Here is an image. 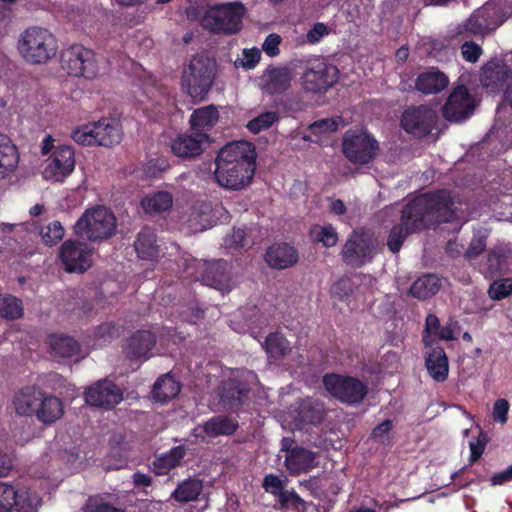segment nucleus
Instances as JSON below:
<instances>
[{
  "label": "nucleus",
  "mask_w": 512,
  "mask_h": 512,
  "mask_svg": "<svg viewBox=\"0 0 512 512\" xmlns=\"http://www.w3.org/2000/svg\"><path fill=\"white\" fill-rule=\"evenodd\" d=\"M18 50L28 63L44 64L56 55L57 41L47 29L32 27L21 34Z\"/></svg>",
  "instance_id": "nucleus-3"
},
{
  "label": "nucleus",
  "mask_w": 512,
  "mask_h": 512,
  "mask_svg": "<svg viewBox=\"0 0 512 512\" xmlns=\"http://www.w3.org/2000/svg\"><path fill=\"white\" fill-rule=\"evenodd\" d=\"M248 389L239 381L229 379L219 388V402L224 409L236 410L242 406L247 398Z\"/></svg>",
  "instance_id": "nucleus-23"
},
{
  "label": "nucleus",
  "mask_w": 512,
  "mask_h": 512,
  "mask_svg": "<svg viewBox=\"0 0 512 512\" xmlns=\"http://www.w3.org/2000/svg\"><path fill=\"white\" fill-rule=\"evenodd\" d=\"M281 43V37L278 34L272 33L267 36L263 43V50L267 55L274 57L280 53L279 45Z\"/></svg>",
  "instance_id": "nucleus-60"
},
{
  "label": "nucleus",
  "mask_w": 512,
  "mask_h": 512,
  "mask_svg": "<svg viewBox=\"0 0 512 512\" xmlns=\"http://www.w3.org/2000/svg\"><path fill=\"white\" fill-rule=\"evenodd\" d=\"M264 348L266 352L275 359L285 357L291 351L289 342L278 333H272L267 336Z\"/></svg>",
  "instance_id": "nucleus-46"
},
{
  "label": "nucleus",
  "mask_w": 512,
  "mask_h": 512,
  "mask_svg": "<svg viewBox=\"0 0 512 512\" xmlns=\"http://www.w3.org/2000/svg\"><path fill=\"white\" fill-rule=\"evenodd\" d=\"M93 250L84 242L65 241L60 249V259L69 273H83L92 265Z\"/></svg>",
  "instance_id": "nucleus-15"
},
{
  "label": "nucleus",
  "mask_w": 512,
  "mask_h": 512,
  "mask_svg": "<svg viewBox=\"0 0 512 512\" xmlns=\"http://www.w3.org/2000/svg\"><path fill=\"white\" fill-rule=\"evenodd\" d=\"M402 126L416 136L429 134L437 122V113L427 106H418L407 109L402 117Z\"/></svg>",
  "instance_id": "nucleus-17"
},
{
  "label": "nucleus",
  "mask_w": 512,
  "mask_h": 512,
  "mask_svg": "<svg viewBox=\"0 0 512 512\" xmlns=\"http://www.w3.org/2000/svg\"><path fill=\"white\" fill-rule=\"evenodd\" d=\"M355 287L356 283L352 278L343 277L332 286L331 294L335 299L344 301L353 294Z\"/></svg>",
  "instance_id": "nucleus-50"
},
{
  "label": "nucleus",
  "mask_w": 512,
  "mask_h": 512,
  "mask_svg": "<svg viewBox=\"0 0 512 512\" xmlns=\"http://www.w3.org/2000/svg\"><path fill=\"white\" fill-rule=\"evenodd\" d=\"M86 512H126L117 508L99 497H90L85 505Z\"/></svg>",
  "instance_id": "nucleus-53"
},
{
  "label": "nucleus",
  "mask_w": 512,
  "mask_h": 512,
  "mask_svg": "<svg viewBox=\"0 0 512 512\" xmlns=\"http://www.w3.org/2000/svg\"><path fill=\"white\" fill-rule=\"evenodd\" d=\"M63 415V405L59 398L51 395L42 396L41 405L36 412L38 420L45 424H51Z\"/></svg>",
  "instance_id": "nucleus-35"
},
{
  "label": "nucleus",
  "mask_w": 512,
  "mask_h": 512,
  "mask_svg": "<svg viewBox=\"0 0 512 512\" xmlns=\"http://www.w3.org/2000/svg\"><path fill=\"white\" fill-rule=\"evenodd\" d=\"M72 138L81 145L111 147L120 143L122 131L118 120L105 118L77 128Z\"/></svg>",
  "instance_id": "nucleus-8"
},
{
  "label": "nucleus",
  "mask_w": 512,
  "mask_h": 512,
  "mask_svg": "<svg viewBox=\"0 0 512 512\" xmlns=\"http://www.w3.org/2000/svg\"><path fill=\"white\" fill-rule=\"evenodd\" d=\"M265 260L272 268L286 269L297 263L298 252L286 243L275 244L267 250Z\"/></svg>",
  "instance_id": "nucleus-25"
},
{
  "label": "nucleus",
  "mask_w": 512,
  "mask_h": 512,
  "mask_svg": "<svg viewBox=\"0 0 512 512\" xmlns=\"http://www.w3.org/2000/svg\"><path fill=\"white\" fill-rule=\"evenodd\" d=\"M203 490L202 481L197 478H189L178 484L171 494V498L179 503L192 502L198 499Z\"/></svg>",
  "instance_id": "nucleus-39"
},
{
  "label": "nucleus",
  "mask_w": 512,
  "mask_h": 512,
  "mask_svg": "<svg viewBox=\"0 0 512 512\" xmlns=\"http://www.w3.org/2000/svg\"><path fill=\"white\" fill-rule=\"evenodd\" d=\"M509 411V403L505 399H498L493 406V419L501 424L507 422V414Z\"/></svg>",
  "instance_id": "nucleus-59"
},
{
  "label": "nucleus",
  "mask_w": 512,
  "mask_h": 512,
  "mask_svg": "<svg viewBox=\"0 0 512 512\" xmlns=\"http://www.w3.org/2000/svg\"><path fill=\"white\" fill-rule=\"evenodd\" d=\"M49 344L55 355L60 357H71L79 352L78 342L69 336L52 335L49 338Z\"/></svg>",
  "instance_id": "nucleus-43"
},
{
  "label": "nucleus",
  "mask_w": 512,
  "mask_h": 512,
  "mask_svg": "<svg viewBox=\"0 0 512 512\" xmlns=\"http://www.w3.org/2000/svg\"><path fill=\"white\" fill-rule=\"evenodd\" d=\"M46 245H54L64 237V227L60 221H52L40 232Z\"/></svg>",
  "instance_id": "nucleus-49"
},
{
  "label": "nucleus",
  "mask_w": 512,
  "mask_h": 512,
  "mask_svg": "<svg viewBox=\"0 0 512 512\" xmlns=\"http://www.w3.org/2000/svg\"><path fill=\"white\" fill-rule=\"evenodd\" d=\"M216 62L202 55L190 60L188 68L183 74V86L186 92L195 101H203L214 81Z\"/></svg>",
  "instance_id": "nucleus-6"
},
{
  "label": "nucleus",
  "mask_w": 512,
  "mask_h": 512,
  "mask_svg": "<svg viewBox=\"0 0 512 512\" xmlns=\"http://www.w3.org/2000/svg\"><path fill=\"white\" fill-rule=\"evenodd\" d=\"M41 499L35 493L18 495L14 487L0 482V512H11L15 507L20 512H36Z\"/></svg>",
  "instance_id": "nucleus-18"
},
{
  "label": "nucleus",
  "mask_w": 512,
  "mask_h": 512,
  "mask_svg": "<svg viewBox=\"0 0 512 512\" xmlns=\"http://www.w3.org/2000/svg\"><path fill=\"white\" fill-rule=\"evenodd\" d=\"M114 214L103 206L87 209L74 225L77 236L90 241L110 238L116 230Z\"/></svg>",
  "instance_id": "nucleus-5"
},
{
  "label": "nucleus",
  "mask_w": 512,
  "mask_h": 512,
  "mask_svg": "<svg viewBox=\"0 0 512 512\" xmlns=\"http://www.w3.org/2000/svg\"><path fill=\"white\" fill-rule=\"evenodd\" d=\"M326 410L322 403L313 399H305L299 405L298 417L303 423L319 424L324 419Z\"/></svg>",
  "instance_id": "nucleus-41"
},
{
  "label": "nucleus",
  "mask_w": 512,
  "mask_h": 512,
  "mask_svg": "<svg viewBox=\"0 0 512 512\" xmlns=\"http://www.w3.org/2000/svg\"><path fill=\"white\" fill-rule=\"evenodd\" d=\"M392 429V422L385 420L377 425L372 433V437L380 443L387 444L390 442V431Z\"/></svg>",
  "instance_id": "nucleus-58"
},
{
  "label": "nucleus",
  "mask_w": 512,
  "mask_h": 512,
  "mask_svg": "<svg viewBox=\"0 0 512 512\" xmlns=\"http://www.w3.org/2000/svg\"><path fill=\"white\" fill-rule=\"evenodd\" d=\"M180 392V384L170 374L160 377L153 386L152 394L156 401L166 402Z\"/></svg>",
  "instance_id": "nucleus-40"
},
{
  "label": "nucleus",
  "mask_w": 512,
  "mask_h": 512,
  "mask_svg": "<svg viewBox=\"0 0 512 512\" xmlns=\"http://www.w3.org/2000/svg\"><path fill=\"white\" fill-rule=\"evenodd\" d=\"M292 69L286 66H269L261 76V89L270 95L287 91L294 79Z\"/></svg>",
  "instance_id": "nucleus-21"
},
{
  "label": "nucleus",
  "mask_w": 512,
  "mask_h": 512,
  "mask_svg": "<svg viewBox=\"0 0 512 512\" xmlns=\"http://www.w3.org/2000/svg\"><path fill=\"white\" fill-rule=\"evenodd\" d=\"M214 223L212 207L208 203H198L193 206L188 218L191 232L199 233L210 228Z\"/></svg>",
  "instance_id": "nucleus-33"
},
{
  "label": "nucleus",
  "mask_w": 512,
  "mask_h": 512,
  "mask_svg": "<svg viewBox=\"0 0 512 512\" xmlns=\"http://www.w3.org/2000/svg\"><path fill=\"white\" fill-rule=\"evenodd\" d=\"M476 107L475 98L463 85L453 87L443 106V117L451 122H460L470 117Z\"/></svg>",
  "instance_id": "nucleus-14"
},
{
  "label": "nucleus",
  "mask_w": 512,
  "mask_h": 512,
  "mask_svg": "<svg viewBox=\"0 0 512 512\" xmlns=\"http://www.w3.org/2000/svg\"><path fill=\"white\" fill-rule=\"evenodd\" d=\"M495 14L496 12L487 6L474 11L462 25L457 27L456 35L461 40L470 36H480L483 39L499 25L493 21Z\"/></svg>",
  "instance_id": "nucleus-16"
},
{
  "label": "nucleus",
  "mask_w": 512,
  "mask_h": 512,
  "mask_svg": "<svg viewBox=\"0 0 512 512\" xmlns=\"http://www.w3.org/2000/svg\"><path fill=\"white\" fill-rule=\"evenodd\" d=\"M261 57V52L258 49H245L243 51V58L241 59V64L243 67L247 69H252L259 62Z\"/></svg>",
  "instance_id": "nucleus-62"
},
{
  "label": "nucleus",
  "mask_w": 512,
  "mask_h": 512,
  "mask_svg": "<svg viewBox=\"0 0 512 512\" xmlns=\"http://www.w3.org/2000/svg\"><path fill=\"white\" fill-rule=\"evenodd\" d=\"M377 141L362 129H350L343 138V153L353 163L366 164L375 158Z\"/></svg>",
  "instance_id": "nucleus-10"
},
{
  "label": "nucleus",
  "mask_w": 512,
  "mask_h": 512,
  "mask_svg": "<svg viewBox=\"0 0 512 512\" xmlns=\"http://www.w3.org/2000/svg\"><path fill=\"white\" fill-rule=\"evenodd\" d=\"M441 287L440 279L434 274L419 277L411 286L410 294L418 299H427L435 295Z\"/></svg>",
  "instance_id": "nucleus-37"
},
{
  "label": "nucleus",
  "mask_w": 512,
  "mask_h": 512,
  "mask_svg": "<svg viewBox=\"0 0 512 512\" xmlns=\"http://www.w3.org/2000/svg\"><path fill=\"white\" fill-rule=\"evenodd\" d=\"M334 70V68H330ZM329 69L324 65H319L316 69L311 68L304 72L302 84L305 90L310 92H321L327 90L333 83L328 75Z\"/></svg>",
  "instance_id": "nucleus-30"
},
{
  "label": "nucleus",
  "mask_w": 512,
  "mask_h": 512,
  "mask_svg": "<svg viewBox=\"0 0 512 512\" xmlns=\"http://www.w3.org/2000/svg\"><path fill=\"white\" fill-rule=\"evenodd\" d=\"M462 41H463V43L461 45L462 57L467 62L476 63L483 53L481 45L476 43L475 41L468 40V38H465Z\"/></svg>",
  "instance_id": "nucleus-52"
},
{
  "label": "nucleus",
  "mask_w": 512,
  "mask_h": 512,
  "mask_svg": "<svg viewBox=\"0 0 512 512\" xmlns=\"http://www.w3.org/2000/svg\"><path fill=\"white\" fill-rule=\"evenodd\" d=\"M279 120L280 114L277 111H266L250 120L247 123L246 127L250 132L258 134L261 131L269 129L273 124H275Z\"/></svg>",
  "instance_id": "nucleus-47"
},
{
  "label": "nucleus",
  "mask_w": 512,
  "mask_h": 512,
  "mask_svg": "<svg viewBox=\"0 0 512 512\" xmlns=\"http://www.w3.org/2000/svg\"><path fill=\"white\" fill-rule=\"evenodd\" d=\"M195 269L196 280H201L203 284L214 287L222 292L231 289L228 264L223 260L208 262L196 260L188 269Z\"/></svg>",
  "instance_id": "nucleus-13"
},
{
  "label": "nucleus",
  "mask_w": 512,
  "mask_h": 512,
  "mask_svg": "<svg viewBox=\"0 0 512 512\" xmlns=\"http://www.w3.org/2000/svg\"><path fill=\"white\" fill-rule=\"evenodd\" d=\"M255 147L247 141L226 144L216 158L217 183L229 190H240L250 184L256 165Z\"/></svg>",
  "instance_id": "nucleus-2"
},
{
  "label": "nucleus",
  "mask_w": 512,
  "mask_h": 512,
  "mask_svg": "<svg viewBox=\"0 0 512 512\" xmlns=\"http://www.w3.org/2000/svg\"><path fill=\"white\" fill-rule=\"evenodd\" d=\"M425 366L428 374L437 382H443L448 377L449 365L446 353L442 347H432L426 353Z\"/></svg>",
  "instance_id": "nucleus-27"
},
{
  "label": "nucleus",
  "mask_w": 512,
  "mask_h": 512,
  "mask_svg": "<svg viewBox=\"0 0 512 512\" xmlns=\"http://www.w3.org/2000/svg\"><path fill=\"white\" fill-rule=\"evenodd\" d=\"M219 120V112L214 105L194 110L190 117V129L197 133H207Z\"/></svg>",
  "instance_id": "nucleus-31"
},
{
  "label": "nucleus",
  "mask_w": 512,
  "mask_h": 512,
  "mask_svg": "<svg viewBox=\"0 0 512 512\" xmlns=\"http://www.w3.org/2000/svg\"><path fill=\"white\" fill-rule=\"evenodd\" d=\"M317 454L302 447H295L285 457V466L292 474L306 472L316 464Z\"/></svg>",
  "instance_id": "nucleus-28"
},
{
  "label": "nucleus",
  "mask_w": 512,
  "mask_h": 512,
  "mask_svg": "<svg viewBox=\"0 0 512 512\" xmlns=\"http://www.w3.org/2000/svg\"><path fill=\"white\" fill-rule=\"evenodd\" d=\"M448 84V76L438 69H430L420 73L415 81L417 91L425 95L438 94L443 91Z\"/></svg>",
  "instance_id": "nucleus-24"
},
{
  "label": "nucleus",
  "mask_w": 512,
  "mask_h": 512,
  "mask_svg": "<svg viewBox=\"0 0 512 512\" xmlns=\"http://www.w3.org/2000/svg\"><path fill=\"white\" fill-rule=\"evenodd\" d=\"M155 344V337L149 331H138L129 340L125 348L130 359H147Z\"/></svg>",
  "instance_id": "nucleus-29"
},
{
  "label": "nucleus",
  "mask_w": 512,
  "mask_h": 512,
  "mask_svg": "<svg viewBox=\"0 0 512 512\" xmlns=\"http://www.w3.org/2000/svg\"><path fill=\"white\" fill-rule=\"evenodd\" d=\"M279 502L283 508L287 507H298L299 504L303 503V500L294 492L285 490L278 497Z\"/></svg>",
  "instance_id": "nucleus-61"
},
{
  "label": "nucleus",
  "mask_w": 512,
  "mask_h": 512,
  "mask_svg": "<svg viewBox=\"0 0 512 512\" xmlns=\"http://www.w3.org/2000/svg\"><path fill=\"white\" fill-rule=\"evenodd\" d=\"M512 75L508 65L498 61L486 63L481 70V84L491 92L503 87Z\"/></svg>",
  "instance_id": "nucleus-22"
},
{
  "label": "nucleus",
  "mask_w": 512,
  "mask_h": 512,
  "mask_svg": "<svg viewBox=\"0 0 512 512\" xmlns=\"http://www.w3.org/2000/svg\"><path fill=\"white\" fill-rule=\"evenodd\" d=\"M489 296L494 300H500L512 293V278L494 281L488 290Z\"/></svg>",
  "instance_id": "nucleus-51"
},
{
  "label": "nucleus",
  "mask_w": 512,
  "mask_h": 512,
  "mask_svg": "<svg viewBox=\"0 0 512 512\" xmlns=\"http://www.w3.org/2000/svg\"><path fill=\"white\" fill-rule=\"evenodd\" d=\"M454 338L453 329L450 325L440 326L437 316L429 314L426 317L425 330L423 334V343L426 347H431L437 340H452Z\"/></svg>",
  "instance_id": "nucleus-32"
},
{
  "label": "nucleus",
  "mask_w": 512,
  "mask_h": 512,
  "mask_svg": "<svg viewBox=\"0 0 512 512\" xmlns=\"http://www.w3.org/2000/svg\"><path fill=\"white\" fill-rule=\"evenodd\" d=\"M328 34L327 26L323 23H316L307 33V40L310 43L318 42L324 35Z\"/></svg>",
  "instance_id": "nucleus-63"
},
{
  "label": "nucleus",
  "mask_w": 512,
  "mask_h": 512,
  "mask_svg": "<svg viewBox=\"0 0 512 512\" xmlns=\"http://www.w3.org/2000/svg\"><path fill=\"white\" fill-rule=\"evenodd\" d=\"M486 238L485 234L474 236L464 253L465 259L473 260L478 257L486 248Z\"/></svg>",
  "instance_id": "nucleus-54"
},
{
  "label": "nucleus",
  "mask_w": 512,
  "mask_h": 512,
  "mask_svg": "<svg viewBox=\"0 0 512 512\" xmlns=\"http://www.w3.org/2000/svg\"><path fill=\"white\" fill-rule=\"evenodd\" d=\"M135 250L141 259L152 260L158 253L156 235L151 228L142 229L134 243Z\"/></svg>",
  "instance_id": "nucleus-36"
},
{
  "label": "nucleus",
  "mask_w": 512,
  "mask_h": 512,
  "mask_svg": "<svg viewBox=\"0 0 512 512\" xmlns=\"http://www.w3.org/2000/svg\"><path fill=\"white\" fill-rule=\"evenodd\" d=\"M340 118H326L315 121L309 126V130L313 134H322L334 132L337 130Z\"/></svg>",
  "instance_id": "nucleus-55"
},
{
  "label": "nucleus",
  "mask_w": 512,
  "mask_h": 512,
  "mask_svg": "<svg viewBox=\"0 0 512 512\" xmlns=\"http://www.w3.org/2000/svg\"><path fill=\"white\" fill-rule=\"evenodd\" d=\"M225 244L230 248H243L249 244L245 229L234 228L225 238Z\"/></svg>",
  "instance_id": "nucleus-56"
},
{
  "label": "nucleus",
  "mask_w": 512,
  "mask_h": 512,
  "mask_svg": "<svg viewBox=\"0 0 512 512\" xmlns=\"http://www.w3.org/2000/svg\"><path fill=\"white\" fill-rule=\"evenodd\" d=\"M61 68L75 77H94L97 73L94 54L81 45H73L61 53Z\"/></svg>",
  "instance_id": "nucleus-12"
},
{
  "label": "nucleus",
  "mask_w": 512,
  "mask_h": 512,
  "mask_svg": "<svg viewBox=\"0 0 512 512\" xmlns=\"http://www.w3.org/2000/svg\"><path fill=\"white\" fill-rule=\"evenodd\" d=\"M43 394L40 389L34 387H26L19 391L13 400L16 413L23 416L36 415Z\"/></svg>",
  "instance_id": "nucleus-26"
},
{
  "label": "nucleus",
  "mask_w": 512,
  "mask_h": 512,
  "mask_svg": "<svg viewBox=\"0 0 512 512\" xmlns=\"http://www.w3.org/2000/svg\"><path fill=\"white\" fill-rule=\"evenodd\" d=\"M41 151L44 155L52 152L46 159L45 167L42 172L45 179L60 182L73 172L75 167V153L71 146H55L52 136L47 135L43 139Z\"/></svg>",
  "instance_id": "nucleus-7"
},
{
  "label": "nucleus",
  "mask_w": 512,
  "mask_h": 512,
  "mask_svg": "<svg viewBox=\"0 0 512 512\" xmlns=\"http://www.w3.org/2000/svg\"><path fill=\"white\" fill-rule=\"evenodd\" d=\"M379 243L369 230H354L347 238L342 248V259L352 267H362L372 261L378 253Z\"/></svg>",
  "instance_id": "nucleus-9"
},
{
  "label": "nucleus",
  "mask_w": 512,
  "mask_h": 512,
  "mask_svg": "<svg viewBox=\"0 0 512 512\" xmlns=\"http://www.w3.org/2000/svg\"><path fill=\"white\" fill-rule=\"evenodd\" d=\"M323 383L333 397L348 404L361 402L367 393V387L353 377L330 374L324 377Z\"/></svg>",
  "instance_id": "nucleus-11"
},
{
  "label": "nucleus",
  "mask_w": 512,
  "mask_h": 512,
  "mask_svg": "<svg viewBox=\"0 0 512 512\" xmlns=\"http://www.w3.org/2000/svg\"><path fill=\"white\" fill-rule=\"evenodd\" d=\"M263 487L266 490V492L271 493L277 498L284 491L283 481L280 479V477L273 474L265 476L263 480Z\"/></svg>",
  "instance_id": "nucleus-57"
},
{
  "label": "nucleus",
  "mask_w": 512,
  "mask_h": 512,
  "mask_svg": "<svg viewBox=\"0 0 512 512\" xmlns=\"http://www.w3.org/2000/svg\"><path fill=\"white\" fill-rule=\"evenodd\" d=\"M186 450L183 446L172 448L169 452L161 455L153 462V468L156 474L166 475L177 467L184 458Z\"/></svg>",
  "instance_id": "nucleus-42"
},
{
  "label": "nucleus",
  "mask_w": 512,
  "mask_h": 512,
  "mask_svg": "<svg viewBox=\"0 0 512 512\" xmlns=\"http://www.w3.org/2000/svg\"><path fill=\"white\" fill-rule=\"evenodd\" d=\"M487 261L491 271H501L504 267V256L500 252L491 251Z\"/></svg>",
  "instance_id": "nucleus-64"
},
{
  "label": "nucleus",
  "mask_w": 512,
  "mask_h": 512,
  "mask_svg": "<svg viewBox=\"0 0 512 512\" xmlns=\"http://www.w3.org/2000/svg\"><path fill=\"white\" fill-rule=\"evenodd\" d=\"M173 204V197L169 192L159 191L144 197L141 206L147 214H158L169 210Z\"/></svg>",
  "instance_id": "nucleus-38"
},
{
  "label": "nucleus",
  "mask_w": 512,
  "mask_h": 512,
  "mask_svg": "<svg viewBox=\"0 0 512 512\" xmlns=\"http://www.w3.org/2000/svg\"><path fill=\"white\" fill-rule=\"evenodd\" d=\"M24 309L20 299L10 294L0 296V316L7 320L19 319Z\"/></svg>",
  "instance_id": "nucleus-45"
},
{
  "label": "nucleus",
  "mask_w": 512,
  "mask_h": 512,
  "mask_svg": "<svg viewBox=\"0 0 512 512\" xmlns=\"http://www.w3.org/2000/svg\"><path fill=\"white\" fill-rule=\"evenodd\" d=\"M311 235L315 241L321 242L325 247H333L338 241V235L334 227L315 226L311 230Z\"/></svg>",
  "instance_id": "nucleus-48"
},
{
  "label": "nucleus",
  "mask_w": 512,
  "mask_h": 512,
  "mask_svg": "<svg viewBox=\"0 0 512 512\" xmlns=\"http://www.w3.org/2000/svg\"><path fill=\"white\" fill-rule=\"evenodd\" d=\"M19 161L16 146L11 139L0 134V178L6 177L13 172Z\"/></svg>",
  "instance_id": "nucleus-34"
},
{
  "label": "nucleus",
  "mask_w": 512,
  "mask_h": 512,
  "mask_svg": "<svg viewBox=\"0 0 512 512\" xmlns=\"http://www.w3.org/2000/svg\"><path fill=\"white\" fill-rule=\"evenodd\" d=\"M245 14L246 8L240 2L215 5L204 12L201 25L214 33L233 35L242 29Z\"/></svg>",
  "instance_id": "nucleus-4"
},
{
  "label": "nucleus",
  "mask_w": 512,
  "mask_h": 512,
  "mask_svg": "<svg viewBox=\"0 0 512 512\" xmlns=\"http://www.w3.org/2000/svg\"><path fill=\"white\" fill-rule=\"evenodd\" d=\"M210 143L207 133H197L190 129L189 133L180 134L171 142L172 153L183 159H192L203 153Z\"/></svg>",
  "instance_id": "nucleus-19"
},
{
  "label": "nucleus",
  "mask_w": 512,
  "mask_h": 512,
  "mask_svg": "<svg viewBox=\"0 0 512 512\" xmlns=\"http://www.w3.org/2000/svg\"><path fill=\"white\" fill-rule=\"evenodd\" d=\"M449 191L421 195L410 201L402 210L401 224L394 226L388 236L387 246L399 252L408 234L442 222L460 219Z\"/></svg>",
  "instance_id": "nucleus-1"
},
{
  "label": "nucleus",
  "mask_w": 512,
  "mask_h": 512,
  "mask_svg": "<svg viewBox=\"0 0 512 512\" xmlns=\"http://www.w3.org/2000/svg\"><path fill=\"white\" fill-rule=\"evenodd\" d=\"M238 424L231 418L216 416L204 424L208 436L230 435L236 431Z\"/></svg>",
  "instance_id": "nucleus-44"
},
{
  "label": "nucleus",
  "mask_w": 512,
  "mask_h": 512,
  "mask_svg": "<svg viewBox=\"0 0 512 512\" xmlns=\"http://www.w3.org/2000/svg\"><path fill=\"white\" fill-rule=\"evenodd\" d=\"M122 400L121 389L109 380L95 383L86 392V402L95 407L110 409Z\"/></svg>",
  "instance_id": "nucleus-20"
}]
</instances>
